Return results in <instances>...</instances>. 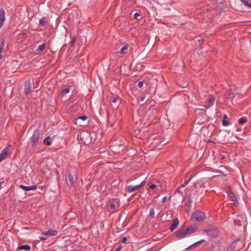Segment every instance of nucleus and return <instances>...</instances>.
<instances>
[{
  "instance_id": "79ce46f5",
  "label": "nucleus",
  "mask_w": 251,
  "mask_h": 251,
  "mask_svg": "<svg viewBox=\"0 0 251 251\" xmlns=\"http://www.w3.org/2000/svg\"><path fill=\"white\" fill-rule=\"evenodd\" d=\"M127 240V238L126 237H124L123 239H122V242L124 243H126V241Z\"/></svg>"
},
{
  "instance_id": "412c9836",
  "label": "nucleus",
  "mask_w": 251,
  "mask_h": 251,
  "mask_svg": "<svg viewBox=\"0 0 251 251\" xmlns=\"http://www.w3.org/2000/svg\"><path fill=\"white\" fill-rule=\"evenodd\" d=\"M70 89L68 87L63 89L61 91V95L64 96L66 94L70 93Z\"/></svg>"
},
{
  "instance_id": "f704fd0d",
  "label": "nucleus",
  "mask_w": 251,
  "mask_h": 251,
  "mask_svg": "<svg viewBox=\"0 0 251 251\" xmlns=\"http://www.w3.org/2000/svg\"><path fill=\"white\" fill-rule=\"evenodd\" d=\"M109 207H110V209H114L115 207V204L114 203H111L110 204Z\"/></svg>"
},
{
  "instance_id": "aec40b11",
  "label": "nucleus",
  "mask_w": 251,
  "mask_h": 251,
  "mask_svg": "<svg viewBox=\"0 0 251 251\" xmlns=\"http://www.w3.org/2000/svg\"><path fill=\"white\" fill-rule=\"evenodd\" d=\"M185 230L186 231L188 235L193 233L196 231V229L193 227L187 228L185 229Z\"/></svg>"
},
{
  "instance_id": "c9c22d12",
  "label": "nucleus",
  "mask_w": 251,
  "mask_h": 251,
  "mask_svg": "<svg viewBox=\"0 0 251 251\" xmlns=\"http://www.w3.org/2000/svg\"><path fill=\"white\" fill-rule=\"evenodd\" d=\"M143 82L139 81L138 83V86H139V87L142 88L143 86Z\"/></svg>"
},
{
  "instance_id": "ea45409f",
  "label": "nucleus",
  "mask_w": 251,
  "mask_h": 251,
  "mask_svg": "<svg viewBox=\"0 0 251 251\" xmlns=\"http://www.w3.org/2000/svg\"><path fill=\"white\" fill-rule=\"evenodd\" d=\"M180 187H178L176 191V193L181 194V192L180 190Z\"/></svg>"
},
{
  "instance_id": "b1692460",
  "label": "nucleus",
  "mask_w": 251,
  "mask_h": 251,
  "mask_svg": "<svg viewBox=\"0 0 251 251\" xmlns=\"http://www.w3.org/2000/svg\"><path fill=\"white\" fill-rule=\"evenodd\" d=\"M68 179L69 181L70 182L71 185L73 184L74 183V176L73 175L71 174H69L68 175Z\"/></svg>"
},
{
  "instance_id": "423d86ee",
  "label": "nucleus",
  "mask_w": 251,
  "mask_h": 251,
  "mask_svg": "<svg viewBox=\"0 0 251 251\" xmlns=\"http://www.w3.org/2000/svg\"><path fill=\"white\" fill-rule=\"evenodd\" d=\"M11 149V146H8L4 148L0 153V162L5 158V156L8 153Z\"/></svg>"
},
{
  "instance_id": "2f4dec72",
  "label": "nucleus",
  "mask_w": 251,
  "mask_h": 251,
  "mask_svg": "<svg viewBox=\"0 0 251 251\" xmlns=\"http://www.w3.org/2000/svg\"><path fill=\"white\" fill-rule=\"evenodd\" d=\"M75 42V38H73L71 41V45L72 46H74Z\"/></svg>"
},
{
  "instance_id": "a878e982",
  "label": "nucleus",
  "mask_w": 251,
  "mask_h": 251,
  "mask_svg": "<svg viewBox=\"0 0 251 251\" xmlns=\"http://www.w3.org/2000/svg\"><path fill=\"white\" fill-rule=\"evenodd\" d=\"M149 215L151 218H153L154 217V210L153 208H151L150 209Z\"/></svg>"
},
{
  "instance_id": "7c9ffc66",
  "label": "nucleus",
  "mask_w": 251,
  "mask_h": 251,
  "mask_svg": "<svg viewBox=\"0 0 251 251\" xmlns=\"http://www.w3.org/2000/svg\"><path fill=\"white\" fill-rule=\"evenodd\" d=\"M191 178H190L188 180H187V181H185V182H184V184H182V185H181V186L180 187H184L185 186H186L188 184V183H189V182L191 180Z\"/></svg>"
},
{
  "instance_id": "a19ab883",
  "label": "nucleus",
  "mask_w": 251,
  "mask_h": 251,
  "mask_svg": "<svg viewBox=\"0 0 251 251\" xmlns=\"http://www.w3.org/2000/svg\"><path fill=\"white\" fill-rule=\"evenodd\" d=\"M166 199H167V196H165L164 197H163V199H162L161 202L162 203L165 202V201H166Z\"/></svg>"
},
{
  "instance_id": "1a4fd4ad",
  "label": "nucleus",
  "mask_w": 251,
  "mask_h": 251,
  "mask_svg": "<svg viewBox=\"0 0 251 251\" xmlns=\"http://www.w3.org/2000/svg\"><path fill=\"white\" fill-rule=\"evenodd\" d=\"M179 221L177 218H175L172 221V224L170 227L171 232L174 231L178 226Z\"/></svg>"
},
{
  "instance_id": "6e6552de",
  "label": "nucleus",
  "mask_w": 251,
  "mask_h": 251,
  "mask_svg": "<svg viewBox=\"0 0 251 251\" xmlns=\"http://www.w3.org/2000/svg\"><path fill=\"white\" fill-rule=\"evenodd\" d=\"M215 101V98L212 95H209L206 100L207 107H210L213 105Z\"/></svg>"
},
{
  "instance_id": "f8f14e48",
  "label": "nucleus",
  "mask_w": 251,
  "mask_h": 251,
  "mask_svg": "<svg viewBox=\"0 0 251 251\" xmlns=\"http://www.w3.org/2000/svg\"><path fill=\"white\" fill-rule=\"evenodd\" d=\"M43 235H46L48 237L55 236L57 234V231L56 230H49L43 232Z\"/></svg>"
},
{
  "instance_id": "ddd939ff",
  "label": "nucleus",
  "mask_w": 251,
  "mask_h": 251,
  "mask_svg": "<svg viewBox=\"0 0 251 251\" xmlns=\"http://www.w3.org/2000/svg\"><path fill=\"white\" fill-rule=\"evenodd\" d=\"M52 143V140L50 136L46 137L43 140V143L47 146H50Z\"/></svg>"
},
{
  "instance_id": "58836bf2",
  "label": "nucleus",
  "mask_w": 251,
  "mask_h": 251,
  "mask_svg": "<svg viewBox=\"0 0 251 251\" xmlns=\"http://www.w3.org/2000/svg\"><path fill=\"white\" fill-rule=\"evenodd\" d=\"M198 110L199 111V113H200V114H201L202 115L204 114V110H203V109H198Z\"/></svg>"
},
{
  "instance_id": "393cba45",
  "label": "nucleus",
  "mask_w": 251,
  "mask_h": 251,
  "mask_svg": "<svg viewBox=\"0 0 251 251\" xmlns=\"http://www.w3.org/2000/svg\"><path fill=\"white\" fill-rule=\"evenodd\" d=\"M203 183V181L202 179L200 180L199 181H198L197 183H196L194 184L195 188V189L197 188L199 185L201 186V185H202Z\"/></svg>"
},
{
  "instance_id": "9b49d317",
  "label": "nucleus",
  "mask_w": 251,
  "mask_h": 251,
  "mask_svg": "<svg viewBox=\"0 0 251 251\" xmlns=\"http://www.w3.org/2000/svg\"><path fill=\"white\" fill-rule=\"evenodd\" d=\"M187 233L186 232V231L185 230H180L178 232V233L176 234V237L177 238L179 239H181L183 238H184L186 237V236L187 235Z\"/></svg>"
},
{
  "instance_id": "a211bd4d",
  "label": "nucleus",
  "mask_w": 251,
  "mask_h": 251,
  "mask_svg": "<svg viewBox=\"0 0 251 251\" xmlns=\"http://www.w3.org/2000/svg\"><path fill=\"white\" fill-rule=\"evenodd\" d=\"M111 101L113 103H117L118 105L121 102V99L119 97H114L111 100Z\"/></svg>"
},
{
  "instance_id": "bb28decb",
  "label": "nucleus",
  "mask_w": 251,
  "mask_h": 251,
  "mask_svg": "<svg viewBox=\"0 0 251 251\" xmlns=\"http://www.w3.org/2000/svg\"><path fill=\"white\" fill-rule=\"evenodd\" d=\"M46 19L44 18H41L39 20V25L41 26H44L46 23Z\"/></svg>"
},
{
  "instance_id": "a18cd8bd",
  "label": "nucleus",
  "mask_w": 251,
  "mask_h": 251,
  "mask_svg": "<svg viewBox=\"0 0 251 251\" xmlns=\"http://www.w3.org/2000/svg\"><path fill=\"white\" fill-rule=\"evenodd\" d=\"M3 50L0 49V59L1 58L2 56L1 55V53L2 52Z\"/></svg>"
},
{
  "instance_id": "c85d7f7f",
  "label": "nucleus",
  "mask_w": 251,
  "mask_h": 251,
  "mask_svg": "<svg viewBox=\"0 0 251 251\" xmlns=\"http://www.w3.org/2000/svg\"><path fill=\"white\" fill-rule=\"evenodd\" d=\"M234 248V246L233 244H231L227 247L226 251H233Z\"/></svg>"
},
{
  "instance_id": "3c124183",
  "label": "nucleus",
  "mask_w": 251,
  "mask_h": 251,
  "mask_svg": "<svg viewBox=\"0 0 251 251\" xmlns=\"http://www.w3.org/2000/svg\"><path fill=\"white\" fill-rule=\"evenodd\" d=\"M3 183V182H0V187L1 186V184Z\"/></svg>"
},
{
  "instance_id": "39448f33",
  "label": "nucleus",
  "mask_w": 251,
  "mask_h": 251,
  "mask_svg": "<svg viewBox=\"0 0 251 251\" xmlns=\"http://www.w3.org/2000/svg\"><path fill=\"white\" fill-rule=\"evenodd\" d=\"M205 217L204 213L201 211L195 212L192 214V218L198 222L203 221Z\"/></svg>"
},
{
  "instance_id": "4be33fe9",
  "label": "nucleus",
  "mask_w": 251,
  "mask_h": 251,
  "mask_svg": "<svg viewBox=\"0 0 251 251\" xmlns=\"http://www.w3.org/2000/svg\"><path fill=\"white\" fill-rule=\"evenodd\" d=\"M45 45L44 44H42L41 45H40L38 48L36 50L37 51H43L44 49H45Z\"/></svg>"
},
{
  "instance_id": "603ef678",
  "label": "nucleus",
  "mask_w": 251,
  "mask_h": 251,
  "mask_svg": "<svg viewBox=\"0 0 251 251\" xmlns=\"http://www.w3.org/2000/svg\"><path fill=\"white\" fill-rule=\"evenodd\" d=\"M203 122H204V121H202L201 122V123H203Z\"/></svg>"
},
{
  "instance_id": "f3484780",
  "label": "nucleus",
  "mask_w": 251,
  "mask_h": 251,
  "mask_svg": "<svg viewBox=\"0 0 251 251\" xmlns=\"http://www.w3.org/2000/svg\"><path fill=\"white\" fill-rule=\"evenodd\" d=\"M242 2L245 6L249 8H251V0H241Z\"/></svg>"
},
{
  "instance_id": "09e8293b",
  "label": "nucleus",
  "mask_w": 251,
  "mask_h": 251,
  "mask_svg": "<svg viewBox=\"0 0 251 251\" xmlns=\"http://www.w3.org/2000/svg\"><path fill=\"white\" fill-rule=\"evenodd\" d=\"M121 247H119V248H118L116 249V251H121Z\"/></svg>"
},
{
  "instance_id": "6ab92c4d",
  "label": "nucleus",
  "mask_w": 251,
  "mask_h": 251,
  "mask_svg": "<svg viewBox=\"0 0 251 251\" xmlns=\"http://www.w3.org/2000/svg\"><path fill=\"white\" fill-rule=\"evenodd\" d=\"M134 18L137 21H140L142 19V16L140 12H136L134 14Z\"/></svg>"
},
{
  "instance_id": "0eeeda50",
  "label": "nucleus",
  "mask_w": 251,
  "mask_h": 251,
  "mask_svg": "<svg viewBox=\"0 0 251 251\" xmlns=\"http://www.w3.org/2000/svg\"><path fill=\"white\" fill-rule=\"evenodd\" d=\"M24 92L26 96H28L31 92V83L29 81H26L24 85Z\"/></svg>"
},
{
  "instance_id": "37998d69",
  "label": "nucleus",
  "mask_w": 251,
  "mask_h": 251,
  "mask_svg": "<svg viewBox=\"0 0 251 251\" xmlns=\"http://www.w3.org/2000/svg\"><path fill=\"white\" fill-rule=\"evenodd\" d=\"M205 242V240H203V239H201V240H200L199 241H197V243L200 244V243H202V242Z\"/></svg>"
},
{
  "instance_id": "49530a36",
  "label": "nucleus",
  "mask_w": 251,
  "mask_h": 251,
  "mask_svg": "<svg viewBox=\"0 0 251 251\" xmlns=\"http://www.w3.org/2000/svg\"><path fill=\"white\" fill-rule=\"evenodd\" d=\"M4 46L0 44V49L3 50Z\"/></svg>"
},
{
  "instance_id": "7ed1b4c3",
  "label": "nucleus",
  "mask_w": 251,
  "mask_h": 251,
  "mask_svg": "<svg viewBox=\"0 0 251 251\" xmlns=\"http://www.w3.org/2000/svg\"><path fill=\"white\" fill-rule=\"evenodd\" d=\"M146 184V181H142L140 184L137 185L136 186L129 185L128 186L126 189V192L131 193L138 190L139 189L143 188Z\"/></svg>"
},
{
  "instance_id": "de8ad7c7",
  "label": "nucleus",
  "mask_w": 251,
  "mask_h": 251,
  "mask_svg": "<svg viewBox=\"0 0 251 251\" xmlns=\"http://www.w3.org/2000/svg\"><path fill=\"white\" fill-rule=\"evenodd\" d=\"M145 97H143L141 98V101H143L144 100H145Z\"/></svg>"
},
{
  "instance_id": "f03ea898",
  "label": "nucleus",
  "mask_w": 251,
  "mask_h": 251,
  "mask_svg": "<svg viewBox=\"0 0 251 251\" xmlns=\"http://www.w3.org/2000/svg\"><path fill=\"white\" fill-rule=\"evenodd\" d=\"M203 232L211 238H215L219 234L218 228L216 227H211L203 229Z\"/></svg>"
},
{
  "instance_id": "5701e85b",
  "label": "nucleus",
  "mask_w": 251,
  "mask_h": 251,
  "mask_svg": "<svg viewBox=\"0 0 251 251\" xmlns=\"http://www.w3.org/2000/svg\"><path fill=\"white\" fill-rule=\"evenodd\" d=\"M247 122V120L246 118L242 117L239 119L238 123L241 125H243L244 123Z\"/></svg>"
},
{
  "instance_id": "f257e3e1",
  "label": "nucleus",
  "mask_w": 251,
  "mask_h": 251,
  "mask_svg": "<svg viewBox=\"0 0 251 251\" xmlns=\"http://www.w3.org/2000/svg\"><path fill=\"white\" fill-rule=\"evenodd\" d=\"M126 147L121 141L117 140L114 141L110 147V151L114 154H119L124 151Z\"/></svg>"
},
{
  "instance_id": "dca6fc26",
  "label": "nucleus",
  "mask_w": 251,
  "mask_h": 251,
  "mask_svg": "<svg viewBox=\"0 0 251 251\" xmlns=\"http://www.w3.org/2000/svg\"><path fill=\"white\" fill-rule=\"evenodd\" d=\"M18 249L19 250H25L26 251H28L30 250V247L29 245H24L21 246H19L18 248Z\"/></svg>"
},
{
  "instance_id": "72a5a7b5",
  "label": "nucleus",
  "mask_w": 251,
  "mask_h": 251,
  "mask_svg": "<svg viewBox=\"0 0 251 251\" xmlns=\"http://www.w3.org/2000/svg\"><path fill=\"white\" fill-rule=\"evenodd\" d=\"M79 119H81L82 121H85L87 119V117L85 116H82L78 118Z\"/></svg>"
},
{
  "instance_id": "8fccbe9b",
  "label": "nucleus",
  "mask_w": 251,
  "mask_h": 251,
  "mask_svg": "<svg viewBox=\"0 0 251 251\" xmlns=\"http://www.w3.org/2000/svg\"><path fill=\"white\" fill-rule=\"evenodd\" d=\"M151 113L152 114H155V112H156V110L153 109V110H152L151 111Z\"/></svg>"
},
{
  "instance_id": "c756f323",
  "label": "nucleus",
  "mask_w": 251,
  "mask_h": 251,
  "mask_svg": "<svg viewBox=\"0 0 251 251\" xmlns=\"http://www.w3.org/2000/svg\"><path fill=\"white\" fill-rule=\"evenodd\" d=\"M48 236H46V235H44V236H40L39 237V239L41 240V241H44V240H46L48 239Z\"/></svg>"
},
{
  "instance_id": "9d476101",
  "label": "nucleus",
  "mask_w": 251,
  "mask_h": 251,
  "mask_svg": "<svg viewBox=\"0 0 251 251\" xmlns=\"http://www.w3.org/2000/svg\"><path fill=\"white\" fill-rule=\"evenodd\" d=\"M20 188L22 189L25 191H35L36 190L37 187L35 185H32L30 186H25L23 185H20L19 186Z\"/></svg>"
},
{
  "instance_id": "20e7f679",
  "label": "nucleus",
  "mask_w": 251,
  "mask_h": 251,
  "mask_svg": "<svg viewBox=\"0 0 251 251\" xmlns=\"http://www.w3.org/2000/svg\"><path fill=\"white\" fill-rule=\"evenodd\" d=\"M40 138V131L38 129H36L33 132L30 139L32 142V146L35 147L37 146V143Z\"/></svg>"
},
{
  "instance_id": "473e14b6",
  "label": "nucleus",
  "mask_w": 251,
  "mask_h": 251,
  "mask_svg": "<svg viewBox=\"0 0 251 251\" xmlns=\"http://www.w3.org/2000/svg\"><path fill=\"white\" fill-rule=\"evenodd\" d=\"M150 188L151 189H153L157 187V185L154 184H152L150 186Z\"/></svg>"
},
{
  "instance_id": "4468645a",
  "label": "nucleus",
  "mask_w": 251,
  "mask_h": 251,
  "mask_svg": "<svg viewBox=\"0 0 251 251\" xmlns=\"http://www.w3.org/2000/svg\"><path fill=\"white\" fill-rule=\"evenodd\" d=\"M222 124L224 126H227L228 125V118L226 114L224 115Z\"/></svg>"
},
{
  "instance_id": "4c0bfd02",
  "label": "nucleus",
  "mask_w": 251,
  "mask_h": 251,
  "mask_svg": "<svg viewBox=\"0 0 251 251\" xmlns=\"http://www.w3.org/2000/svg\"><path fill=\"white\" fill-rule=\"evenodd\" d=\"M197 244H198V243H197V242H195V243H193V244H192L191 245H190V246L186 248V249H190L192 247L194 246H195V245H197Z\"/></svg>"
},
{
  "instance_id": "cd10ccee",
  "label": "nucleus",
  "mask_w": 251,
  "mask_h": 251,
  "mask_svg": "<svg viewBox=\"0 0 251 251\" xmlns=\"http://www.w3.org/2000/svg\"><path fill=\"white\" fill-rule=\"evenodd\" d=\"M128 48V46L127 45H125L121 49L120 53L123 54L124 53L125 51Z\"/></svg>"
},
{
  "instance_id": "e433bc0d",
  "label": "nucleus",
  "mask_w": 251,
  "mask_h": 251,
  "mask_svg": "<svg viewBox=\"0 0 251 251\" xmlns=\"http://www.w3.org/2000/svg\"><path fill=\"white\" fill-rule=\"evenodd\" d=\"M131 152L130 154L132 155H134L136 153V151L134 149H131Z\"/></svg>"
},
{
  "instance_id": "2eb2a0df",
  "label": "nucleus",
  "mask_w": 251,
  "mask_h": 251,
  "mask_svg": "<svg viewBox=\"0 0 251 251\" xmlns=\"http://www.w3.org/2000/svg\"><path fill=\"white\" fill-rule=\"evenodd\" d=\"M228 195L233 203H238L237 198L232 192H231Z\"/></svg>"
},
{
  "instance_id": "c03bdc74",
  "label": "nucleus",
  "mask_w": 251,
  "mask_h": 251,
  "mask_svg": "<svg viewBox=\"0 0 251 251\" xmlns=\"http://www.w3.org/2000/svg\"><path fill=\"white\" fill-rule=\"evenodd\" d=\"M0 44L3 45L4 46L5 45V40H3L1 41V43H0Z\"/></svg>"
}]
</instances>
